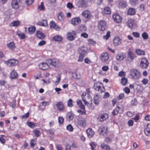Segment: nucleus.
Segmentation results:
<instances>
[{
	"instance_id": "1",
	"label": "nucleus",
	"mask_w": 150,
	"mask_h": 150,
	"mask_svg": "<svg viewBox=\"0 0 150 150\" xmlns=\"http://www.w3.org/2000/svg\"><path fill=\"white\" fill-rule=\"evenodd\" d=\"M46 62L50 65L57 68H59L61 65L59 59L55 58L47 59Z\"/></svg>"
},
{
	"instance_id": "2",
	"label": "nucleus",
	"mask_w": 150,
	"mask_h": 150,
	"mask_svg": "<svg viewBox=\"0 0 150 150\" xmlns=\"http://www.w3.org/2000/svg\"><path fill=\"white\" fill-rule=\"evenodd\" d=\"M130 75L132 77L135 79H139L141 76L139 71L135 69H132L130 71Z\"/></svg>"
},
{
	"instance_id": "3",
	"label": "nucleus",
	"mask_w": 150,
	"mask_h": 150,
	"mask_svg": "<svg viewBox=\"0 0 150 150\" xmlns=\"http://www.w3.org/2000/svg\"><path fill=\"white\" fill-rule=\"evenodd\" d=\"M149 64V62L147 59L144 57L141 59L140 64V66L142 69H146Z\"/></svg>"
},
{
	"instance_id": "4",
	"label": "nucleus",
	"mask_w": 150,
	"mask_h": 150,
	"mask_svg": "<svg viewBox=\"0 0 150 150\" xmlns=\"http://www.w3.org/2000/svg\"><path fill=\"white\" fill-rule=\"evenodd\" d=\"M21 3V0H12L11 4L13 8L17 9L19 8Z\"/></svg>"
},
{
	"instance_id": "5",
	"label": "nucleus",
	"mask_w": 150,
	"mask_h": 150,
	"mask_svg": "<svg viewBox=\"0 0 150 150\" xmlns=\"http://www.w3.org/2000/svg\"><path fill=\"white\" fill-rule=\"evenodd\" d=\"M98 27L99 30L103 31L106 28V23L103 20L99 21L98 23Z\"/></svg>"
},
{
	"instance_id": "6",
	"label": "nucleus",
	"mask_w": 150,
	"mask_h": 150,
	"mask_svg": "<svg viewBox=\"0 0 150 150\" xmlns=\"http://www.w3.org/2000/svg\"><path fill=\"white\" fill-rule=\"evenodd\" d=\"M99 83L96 82L94 83L93 86L94 89L98 91L99 93H102L105 92V89L103 86L101 87L99 85Z\"/></svg>"
},
{
	"instance_id": "7",
	"label": "nucleus",
	"mask_w": 150,
	"mask_h": 150,
	"mask_svg": "<svg viewBox=\"0 0 150 150\" xmlns=\"http://www.w3.org/2000/svg\"><path fill=\"white\" fill-rule=\"evenodd\" d=\"M76 32L74 30L67 33V39L70 41L74 40L76 38Z\"/></svg>"
},
{
	"instance_id": "8",
	"label": "nucleus",
	"mask_w": 150,
	"mask_h": 150,
	"mask_svg": "<svg viewBox=\"0 0 150 150\" xmlns=\"http://www.w3.org/2000/svg\"><path fill=\"white\" fill-rule=\"evenodd\" d=\"M76 123L79 126L84 127L86 124L85 119L82 117H80L77 119Z\"/></svg>"
},
{
	"instance_id": "9",
	"label": "nucleus",
	"mask_w": 150,
	"mask_h": 150,
	"mask_svg": "<svg viewBox=\"0 0 150 150\" xmlns=\"http://www.w3.org/2000/svg\"><path fill=\"white\" fill-rule=\"evenodd\" d=\"M98 130L100 132L99 134L100 135L104 136L106 134L107 131V127L106 126H103L100 127Z\"/></svg>"
},
{
	"instance_id": "10",
	"label": "nucleus",
	"mask_w": 150,
	"mask_h": 150,
	"mask_svg": "<svg viewBox=\"0 0 150 150\" xmlns=\"http://www.w3.org/2000/svg\"><path fill=\"white\" fill-rule=\"evenodd\" d=\"M100 59L103 62L107 61L109 59V54L106 52H103L101 54Z\"/></svg>"
},
{
	"instance_id": "11",
	"label": "nucleus",
	"mask_w": 150,
	"mask_h": 150,
	"mask_svg": "<svg viewBox=\"0 0 150 150\" xmlns=\"http://www.w3.org/2000/svg\"><path fill=\"white\" fill-rule=\"evenodd\" d=\"M48 64L47 62L46 63L42 62L40 64L38 65V66L41 69L43 70H45L48 69L49 67Z\"/></svg>"
},
{
	"instance_id": "12",
	"label": "nucleus",
	"mask_w": 150,
	"mask_h": 150,
	"mask_svg": "<svg viewBox=\"0 0 150 150\" xmlns=\"http://www.w3.org/2000/svg\"><path fill=\"white\" fill-rule=\"evenodd\" d=\"M122 109L120 107L117 106L112 112V113L113 115L114 116L117 115L118 113H121L123 112Z\"/></svg>"
},
{
	"instance_id": "13",
	"label": "nucleus",
	"mask_w": 150,
	"mask_h": 150,
	"mask_svg": "<svg viewBox=\"0 0 150 150\" xmlns=\"http://www.w3.org/2000/svg\"><path fill=\"white\" fill-rule=\"evenodd\" d=\"M112 17L114 21L117 23H119L122 20L120 16L117 14H114Z\"/></svg>"
},
{
	"instance_id": "14",
	"label": "nucleus",
	"mask_w": 150,
	"mask_h": 150,
	"mask_svg": "<svg viewBox=\"0 0 150 150\" xmlns=\"http://www.w3.org/2000/svg\"><path fill=\"white\" fill-rule=\"evenodd\" d=\"M56 105L57 108L60 111H62L64 109V104L61 102H57Z\"/></svg>"
},
{
	"instance_id": "15",
	"label": "nucleus",
	"mask_w": 150,
	"mask_h": 150,
	"mask_svg": "<svg viewBox=\"0 0 150 150\" xmlns=\"http://www.w3.org/2000/svg\"><path fill=\"white\" fill-rule=\"evenodd\" d=\"M108 115L107 114H101L99 115L98 120L102 122L108 118Z\"/></svg>"
},
{
	"instance_id": "16",
	"label": "nucleus",
	"mask_w": 150,
	"mask_h": 150,
	"mask_svg": "<svg viewBox=\"0 0 150 150\" xmlns=\"http://www.w3.org/2000/svg\"><path fill=\"white\" fill-rule=\"evenodd\" d=\"M121 42V39L118 37H115L114 38L113 43L114 46H117L120 45Z\"/></svg>"
},
{
	"instance_id": "17",
	"label": "nucleus",
	"mask_w": 150,
	"mask_h": 150,
	"mask_svg": "<svg viewBox=\"0 0 150 150\" xmlns=\"http://www.w3.org/2000/svg\"><path fill=\"white\" fill-rule=\"evenodd\" d=\"M82 15L85 18L88 19L90 18L91 16L90 11L88 10H85L83 11Z\"/></svg>"
},
{
	"instance_id": "18",
	"label": "nucleus",
	"mask_w": 150,
	"mask_h": 150,
	"mask_svg": "<svg viewBox=\"0 0 150 150\" xmlns=\"http://www.w3.org/2000/svg\"><path fill=\"white\" fill-rule=\"evenodd\" d=\"M74 115L71 112L67 113L66 116L67 121L69 122L72 120L74 118Z\"/></svg>"
},
{
	"instance_id": "19",
	"label": "nucleus",
	"mask_w": 150,
	"mask_h": 150,
	"mask_svg": "<svg viewBox=\"0 0 150 150\" xmlns=\"http://www.w3.org/2000/svg\"><path fill=\"white\" fill-rule=\"evenodd\" d=\"M87 48L85 47H82L79 48L78 52L79 54L85 55L87 54Z\"/></svg>"
},
{
	"instance_id": "20",
	"label": "nucleus",
	"mask_w": 150,
	"mask_h": 150,
	"mask_svg": "<svg viewBox=\"0 0 150 150\" xmlns=\"http://www.w3.org/2000/svg\"><path fill=\"white\" fill-rule=\"evenodd\" d=\"M50 28H53L55 30H59L60 29V27L57 25L53 21H51L50 23Z\"/></svg>"
},
{
	"instance_id": "21",
	"label": "nucleus",
	"mask_w": 150,
	"mask_h": 150,
	"mask_svg": "<svg viewBox=\"0 0 150 150\" xmlns=\"http://www.w3.org/2000/svg\"><path fill=\"white\" fill-rule=\"evenodd\" d=\"M81 21L80 18L79 17L73 18L71 20V23L73 25H76L79 24Z\"/></svg>"
},
{
	"instance_id": "22",
	"label": "nucleus",
	"mask_w": 150,
	"mask_h": 150,
	"mask_svg": "<svg viewBox=\"0 0 150 150\" xmlns=\"http://www.w3.org/2000/svg\"><path fill=\"white\" fill-rule=\"evenodd\" d=\"M8 64H10V65L11 67H13L16 66L18 63V61L15 59H10L8 61Z\"/></svg>"
},
{
	"instance_id": "23",
	"label": "nucleus",
	"mask_w": 150,
	"mask_h": 150,
	"mask_svg": "<svg viewBox=\"0 0 150 150\" xmlns=\"http://www.w3.org/2000/svg\"><path fill=\"white\" fill-rule=\"evenodd\" d=\"M119 1V6L120 8H123L127 5L126 1L124 0H118Z\"/></svg>"
},
{
	"instance_id": "24",
	"label": "nucleus",
	"mask_w": 150,
	"mask_h": 150,
	"mask_svg": "<svg viewBox=\"0 0 150 150\" xmlns=\"http://www.w3.org/2000/svg\"><path fill=\"white\" fill-rule=\"evenodd\" d=\"M18 77V74L16 71L14 70H12L10 76V78L11 79H16Z\"/></svg>"
},
{
	"instance_id": "25",
	"label": "nucleus",
	"mask_w": 150,
	"mask_h": 150,
	"mask_svg": "<svg viewBox=\"0 0 150 150\" xmlns=\"http://www.w3.org/2000/svg\"><path fill=\"white\" fill-rule=\"evenodd\" d=\"M86 132L88 137L89 138L92 137L94 134V132L93 131L92 129L90 128L88 129L87 130Z\"/></svg>"
},
{
	"instance_id": "26",
	"label": "nucleus",
	"mask_w": 150,
	"mask_h": 150,
	"mask_svg": "<svg viewBox=\"0 0 150 150\" xmlns=\"http://www.w3.org/2000/svg\"><path fill=\"white\" fill-rule=\"evenodd\" d=\"M127 56L132 61L136 57L135 55L130 50H129L128 51Z\"/></svg>"
},
{
	"instance_id": "27",
	"label": "nucleus",
	"mask_w": 150,
	"mask_h": 150,
	"mask_svg": "<svg viewBox=\"0 0 150 150\" xmlns=\"http://www.w3.org/2000/svg\"><path fill=\"white\" fill-rule=\"evenodd\" d=\"M125 57V56L123 54L120 53L117 54L116 56L117 60L119 61L122 60Z\"/></svg>"
},
{
	"instance_id": "28",
	"label": "nucleus",
	"mask_w": 150,
	"mask_h": 150,
	"mask_svg": "<svg viewBox=\"0 0 150 150\" xmlns=\"http://www.w3.org/2000/svg\"><path fill=\"white\" fill-rule=\"evenodd\" d=\"M54 40L57 42H61L62 40V37L58 35H56L52 38Z\"/></svg>"
},
{
	"instance_id": "29",
	"label": "nucleus",
	"mask_w": 150,
	"mask_h": 150,
	"mask_svg": "<svg viewBox=\"0 0 150 150\" xmlns=\"http://www.w3.org/2000/svg\"><path fill=\"white\" fill-rule=\"evenodd\" d=\"M38 24L40 25L45 26L47 25V21L46 19L42 20L38 22Z\"/></svg>"
},
{
	"instance_id": "30",
	"label": "nucleus",
	"mask_w": 150,
	"mask_h": 150,
	"mask_svg": "<svg viewBox=\"0 0 150 150\" xmlns=\"http://www.w3.org/2000/svg\"><path fill=\"white\" fill-rule=\"evenodd\" d=\"M7 46L10 50H13L15 48V44L13 42H11L7 44Z\"/></svg>"
},
{
	"instance_id": "31",
	"label": "nucleus",
	"mask_w": 150,
	"mask_h": 150,
	"mask_svg": "<svg viewBox=\"0 0 150 150\" xmlns=\"http://www.w3.org/2000/svg\"><path fill=\"white\" fill-rule=\"evenodd\" d=\"M36 35L38 38L41 39H43L45 36L44 34L40 31H37Z\"/></svg>"
},
{
	"instance_id": "32",
	"label": "nucleus",
	"mask_w": 150,
	"mask_h": 150,
	"mask_svg": "<svg viewBox=\"0 0 150 150\" xmlns=\"http://www.w3.org/2000/svg\"><path fill=\"white\" fill-rule=\"evenodd\" d=\"M76 102L77 105L82 110L85 109V105L83 104L81 100L77 101Z\"/></svg>"
},
{
	"instance_id": "33",
	"label": "nucleus",
	"mask_w": 150,
	"mask_h": 150,
	"mask_svg": "<svg viewBox=\"0 0 150 150\" xmlns=\"http://www.w3.org/2000/svg\"><path fill=\"white\" fill-rule=\"evenodd\" d=\"M102 149L104 150H110V147L109 146L103 143L100 146Z\"/></svg>"
},
{
	"instance_id": "34",
	"label": "nucleus",
	"mask_w": 150,
	"mask_h": 150,
	"mask_svg": "<svg viewBox=\"0 0 150 150\" xmlns=\"http://www.w3.org/2000/svg\"><path fill=\"white\" fill-rule=\"evenodd\" d=\"M28 30L30 33L33 34L35 30V27L34 26H31L29 27Z\"/></svg>"
},
{
	"instance_id": "35",
	"label": "nucleus",
	"mask_w": 150,
	"mask_h": 150,
	"mask_svg": "<svg viewBox=\"0 0 150 150\" xmlns=\"http://www.w3.org/2000/svg\"><path fill=\"white\" fill-rule=\"evenodd\" d=\"M133 22L132 19H129L127 21V24L128 26L130 28H132L133 27Z\"/></svg>"
},
{
	"instance_id": "36",
	"label": "nucleus",
	"mask_w": 150,
	"mask_h": 150,
	"mask_svg": "<svg viewBox=\"0 0 150 150\" xmlns=\"http://www.w3.org/2000/svg\"><path fill=\"white\" fill-rule=\"evenodd\" d=\"M99 96L96 94L94 96L93 100L94 103L95 104H98L99 102Z\"/></svg>"
},
{
	"instance_id": "37",
	"label": "nucleus",
	"mask_w": 150,
	"mask_h": 150,
	"mask_svg": "<svg viewBox=\"0 0 150 150\" xmlns=\"http://www.w3.org/2000/svg\"><path fill=\"white\" fill-rule=\"evenodd\" d=\"M72 77L75 79H79L81 77L80 74H78L76 73L73 72L72 73Z\"/></svg>"
},
{
	"instance_id": "38",
	"label": "nucleus",
	"mask_w": 150,
	"mask_h": 150,
	"mask_svg": "<svg viewBox=\"0 0 150 150\" xmlns=\"http://www.w3.org/2000/svg\"><path fill=\"white\" fill-rule=\"evenodd\" d=\"M89 145L91 147V150H96V148L97 144L94 142H91L89 143Z\"/></svg>"
},
{
	"instance_id": "39",
	"label": "nucleus",
	"mask_w": 150,
	"mask_h": 150,
	"mask_svg": "<svg viewBox=\"0 0 150 150\" xmlns=\"http://www.w3.org/2000/svg\"><path fill=\"white\" fill-rule=\"evenodd\" d=\"M105 14L109 15L110 14V10L109 8L108 7H106L103 10Z\"/></svg>"
},
{
	"instance_id": "40",
	"label": "nucleus",
	"mask_w": 150,
	"mask_h": 150,
	"mask_svg": "<svg viewBox=\"0 0 150 150\" xmlns=\"http://www.w3.org/2000/svg\"><path fill=\"white\" fill-rule=\"evenodd\" d=\"M136 53L137 54L139 55H144L145 54V52L144 50L140 49L137 50L135 51Z\"/></svg>"
},
{
	"instance_id": "41",
	"label": "nucleus",
	"mask_w": 150,
	"mask_h": 150,
	"mask_svg": "<svg viewBox=\"0 0 150 150\" xmlns=\"http://www.w3.org/2000/svg\"><path fill=\"white\" fill-rule=\"evenodd\" d=\"M135 13V10L134 8H130L127 11V13L129 15H133Z\"/></svg>"
},
{
	"instance_id": "42",
	"label": "nucleus",
	"mask_w": 150,
	"mask_h": 150,
	"mask_svg": "<svg viewBox=\"0 0 150 150\" xmlns=\"http://www.w3.org/2000/svg\"><path fill=\"white\" fill-rule=\"evenodd\" d=\"M38 9L40 11L44 10L45 7L43 5V3L41 2V4L38 6Z\"/></svg>"
},
{
	"instance_id": "43",
	"label": "nucleus",
	"mask_w": 150,
	"mask_h": 150,
	"mask_svg": "<svg viewBox=\"0 0 150 150\" xmlns=\"http://www.w3.org/2000/svg\"><path fill=\"white\" fill-rule=\"evenodd\" d=\"M36 137H38L40 135V131L37 129L34 130L33 131Z\"/></svg>"
},
{
	"instance_id": "44",
	"label": "nucleus",
	"mask_w": 150,
	"mask_h": 150,
	"mask_svg": "<svg viewBox=\"0 0 150 150\" xmlns=\"http://www.w3.org/2000/svg\"><path fill=\"white\" fill-rule=\"evenodd\" d=\"M58 20L60 21H62L64 19V16L63 13H59L58 16Z\"/></svg>"
},
{
	"instance_id": "45",
	"label": "nucleus",
	"mask_w": 150,
	"mask_h": 150,
	"mask_svg": "<svg viewBox=\"0 0 150 150\" xmlns=\"http://www.w3.org/2000/svg\"><path fill=\"white\" fill-rule=\"evenodd\" d=\"M85 55L79 54V56L78 58V61L79 62H81L83 60L84 57Z\"/></svg>"
},
{
	"instance_id": "46",
	"label": "nucleus",
	"mask_w": 150,
	"mask_h": 150,
	"mask_svg": "<svg viewBox=\"0 0 150 150\" xmlns=\"http://www.w3.org/2000/svg\"><path fill=\"white\" fill-rule=\"evenodd\" d=\"M79 30L82 32H84L86 30V28L84 25H81L80 26Z\"/></svg>"
},
{
	"instance_id": "47",
	"label": "nucleus",
	"mask_w": 150,
	"mask_h": 150,
	"mask_svg": "<svg viewBox=\"0 0 150 150\" xmlns=\"http://www.w3.org/2000/svg\"><path fill=\"white\" fill-rule=\"evenodd\" d=\"M127 82V79L125 77H123L121 79V82L122 84L123 85H125Z\"/></svg>"
},
{
	"instance_id": "48",
	"label": "nucleus",
	"mask_w": 150,
	"mask_h": 150,
	"mask_svg": "<svg viewBox=\"0 0 150 150\" xmlns=\"http://www.w3.org/2000/svg\"><path fill=\"white\" fill-rule=\"evenodd\" d=\"M57 80L55 82V83L58 84L61 80V75L59 74L56 76Z\"/></svg>"
},
{
	"instance_id": "49",
	"label": "nucleus",
	"mask_w": 150,
	"mask_h": 150,
	"mask_svg": "<svg viewBox=\"0 0 150 150\" xmlns=\"http://www.w3.org/2000/svg\"><path fill=\"white\" fill-rule=\"evenodd\" d=\"M27 124L29 127L32 128H34L35 127V124L32 122H27Z\"/></svg>"
},
{
	"instance_id": "50",
	"label": "nucleus",
	"mask_w": 150,
	"mask_h": 150,
	"mask_svg": "<svg viewBox=\"0 0 150 150\" xmlns=\"http://www.w3.org/2000/svg\"><path fill=\"white\" fill-rule=\"evenodd\" d=\"M66 129L69 132H72L74 129L73 127L70 124L69 125L67 126Z\"/></svg>"
},
{
	"instance_id": "51",
	"label": "nucleus",
	"mask_w": 150,
	"mask_h": 150,
	"mask_svg": "<svg viewBox=\"0 0 150 150\" xmlns=\"http://www.w3.org/2000/svg\"><path fill=\"white\" fill-rule=\"evenodd\" d=\"M88 100L87 101L88 102L89 104H90L91 105L92 103V99L91 96H90V95H89V93H88Z\"/></svg>"
},
{
	"instance_id": "52",
	"label": "nucleus",
	"mask_w": 150,
	"mask_h": 150,
	"mask_svg": "<svg viewBox=\"0 0 150 150\" xmlns=\"http://www.w3.org/2000/svg\"><path fill=\"white\" fill-rule=\"evenodd\" d=\"M79 3L82 7L85 6L86 4V2L84 0H80L79 1Z\"/></svg>"
},
{
	"instance_id": "53",
	"label": "nucleus",
	"mask_w": 150,
	"mask_h": 150,
	"mask_svg": "<svg viewBox=\"0 0 150 150\" xmlns=\"http://www.w3.org/2000/svg\"><path fill=\"white\" fill-rule=\"evenodd\" d=\"M142 37L144 40H146L148 38V35L146 32H144L142 34Z\"/></svg>"
},
{
	"instance_id": "54",
	"label": "nucleus",
	"mask_w": 150,
	"mask_h": 150,
	"mask_svg": "<svg viewBox=\"0 0 150 150\" xmlns=\"http://www.w3.org/2000/svg\"><path fill=\"white\" fill-rule=\"evenodd\" d=\"M67 105L68 107H71L73 106L72 100L71 99H69L67 102Z\"/></svg>"
},
{
	"instance_id": "55",
	"label": "nucleus",
	"mask_w": 150,
	"mask_h": 150,
	"mask_svg": "<svg viewBox=\"0 0 150 150\" xmlns=\"http://www.w3.org/2000/svg\"><path fill=\"white\" fill-rule=\"evenodd\" d=\"M110 36V32L109 31L107 32L105 35L103 36V38L106 40L108 39Z\"/></svg>"
},
{
	"instance_id": "56",
	"label": "nucleus",
	"mask_w": 150,
	"mask_h": 150,
	"mask_svg": "<svg viewBox=\"0 0 150 150\" xmlns=\"http://www.w3.org/2000/svg\"><path fill=\"white\" fill-rule=\"evenodd\" d=\"M19 24V23L18 21H14L11 23V25L13 26H17Z\"/></svg>"
},
{
	"instance_id": "57",
	"label": "nucleus",
	"mask_w": 150,
	"mask_h": 150,
	"mask_svg": "<svg viewBox=\"0 0 150 150\" xmlns=\"http://www.w3.org/2000/svg\"><path fill=\"white\" fill-rule=\"evenodd\" d=\"M144 133L146 136H150V130L147 129V128L144 130Z\"/></svg>"
},
{
	"instance_id": "58",
	"label": "nucleus",
	"mask_w": 150,
	"mask_h": 150,
	"mask_svg": "<svg viewBox=\"0 0 150 150\" xmlns=\"http://www.w3.org/2000/svg\"><path fill=\"white\" fill-rule=\"evenodd\" d=\"M138 0H130V3L132 5H135L137 3Z\"/></svg>"
},
{
	"instance_id": "59",
	"label": "nucleus",
	"mask_w": 150,
	"mask_h": 150,
	"mask_svg": "<svg viewBox=\"0 0 150 150\" xmlns=\"http://www.w3.org/2000/svg\"><path fill=\"white\" fill-rule=\"evenodd\" d=\"M77 112L80 113L81 115H85L86 114V111L85 110H83V111H82L81 110H78Z\"/></svg>"
},
{
	"instance_id": "60",
	"label": "nucleus",
	"mask_w": 150,
	"mask_h": 150,
	"mask_svg": "<svg viewBox=\"0 0 150 150\" xmlns=\"http://www.w3.org/2000/svg\"><path fill=\"white\" fill-rule=\"evenodd\" d=\"M17 35L21 39H23L25 38V36L24 34L18 33Z\"/></svg>"
},
{
	"instance_id": "61",
	"label": "nucleus",
	"mask_w": 150,
	"mask_h": 150,
	"mask_svg": "<svg viewBox=\"0 0 150 150\" xmlns=\"http://www.w3.org/2000/svg\"><path fill=\"white\" fill-rule=\"evenodd\" d=\"M47 133L49 132L50 134H53L54 133V129H51L47 130Z\"/></svg>"
},
{
	"instance_id": "62",
	"label": "nucleus",
	"mask_w": 150,
	"mask_h": 150,
	"mask_svg": "<svg viewBox=\"0 0 150 150\" xmlns=\"http://www.w3.org/2000/svg\"><path fill=\"white\" fill-rule=\"evenodd\" d=\"M64 119L62 117H58V121L60 124H62L64 122Z\"/></svg>"
},
{
	"instance_id": "63",
	"label": "nucleus",
	"mask_w": 150,
	"mask_h": 150,
	"mask_svg": "<svg viewBox=\"0 0 150 150\" xmlns=\"http://www.w3.org/2000/svg\"><path fill=\"white\" fill-rule=\"evenodd\" d=\"M67 7L69 9H71L73 8V6L72 3L70 2H68L67 4Z\"/></svg>"
},
{
	"instance_id": "64",
	"label": "nucleus",
	"mask_w": 150,
	"mask_h": 150,
	"mask_svg": "<svg viewBox=\"0 0 150 150\" xmlns=\"http://www.w3.org/2000/svg\"><path fill=\"white\" fill-rule=\"evenodd\" d=\"M46 43V42L44 40H42L40 41L38 44L39 46H42L45 44Z\"/></svg>"
}]
</instances>
